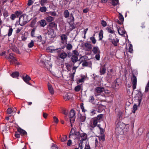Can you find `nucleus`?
Instances as JSON below:
<instances>
[{
    "label": "nucleus",
    "mask_w": 149,
    "mask_h": 149,
    "mask_svg": "<svg viewBox=\"0 0 149 149\" xmlns=\"http://www.w3.org/2000/svg\"><path fill=\"white\" fill-rule=\"evenodd\" d=\"M125 124L121 122L118 123L116 125L115 132L118 135H123L124 134V130L125 129Z\"/></svg>",
    "instance_id": "f257e3e1"
},
{
    "label": "nucleus",
    "mask_w": 149,
    "mask_h": 149,
    "mask_svg": "<svg viewBox=\"0 0 149 149\" xmlns=\"http://www.w3.org/2000/svg\"><path fill=\"white\" fill-rule=\"evenodd\" d=\"M88 57L86 56H84L80 57V59H81V61L80 62L82 63V65L83 67H89L90 68H92V62L91 61H86L87 60Z\"/></svg>",
    "instance_id": "f03ea898"
},
{
    "label": "nucleus",
    "mask_w": 149,
    "mask_h": 149,
    "mask_svg": "<svg viewBox=\"0 0 149 149\" xmlns=\"http://www.w3.org/2000/svg\"><path fill=\"white\" fill-rule=\"evenodd\" d=\"M28 16L25 14L21 15L19 18V23L21 26H23L28 22Z\"/></svg>",
    "instance_id": "7ed1b4c3"
},
{
    "label": "nucleus",
    "mask_w": 149,
    "mask_h": 149,
    "mask_svg": "<svg viewBox=\"0 0 149 149\" xmlns=\"http://www.w3.org/2000/svg\"><path fill=\"white\" fill-rule=\"evenodd\" d=\"M79 55V53L77 51L74 50L72 51L71 59L73 63H75L78 61V56Z\"/></svg>",
    "instance_id": "20e7f679"
},
{
    "label": "nucleus",
    "mask_w": 149,
    "mask_h": 149,
    "mask_svg": "<svg viewBox=\"0 0 149 149\" xmlns=\"http://www.w3.org/2000/svg\"><path fill=\"white\" fill-rule=\"evenodd\" d=\"M81 63H79L78 64L77 66H74L72 68V70L74 71L72 73H70L69 74V76L70 79H69L71 81H73L74 80V74H75L76 72V70L77 68L79 66V64Z\"/></svg>",
    "instance_id": "39448f33"
},
{
    "label": "nucleus",
    "mask_w": 149,
    "mask_h": 149,
    "mask_svg": "<svg viewBox=\"0 0 149 149\" xmlns=\"http://www.w3.org/2000/svg\"><path fill=\"white\" fill-rule=\"evenodd\" d=\"M75 111L74 110L72 109L70 112L69 118L70 123H74V121L75 116Z\"/></svg>",
    "instance_id": "423d86ee"
},
{
    "label": "nucleus",
    "mask_w": 149,
    "mask_h": 149,
    "mask_svg": "<svg viewBox=\"0 0 149 149\" xmlns=\"http://www.w3.org/2000/svg\"><path fill=\"white\" fill-rule=\"evenodd\" d=\"M61 45L62 44L64 45L63 47L62 48L63 49L65 47V45L66 44L67 42V36L65 34H62L61 36Z\"/></svg>",
    "instance_id": "0eeeda50"
},
{
    "label": "nucleus",
    "mask_w": 149,
    "mask_h": 149,
    "mask_svg": "<svg viewBox=\"0 0 149 149\" xmlns=\"http://www.w3.org/2000/svg\"><path fill=\"white\" fill-rule=\"evenodd\" d=\"M95 92L97 93H95V96H97L99 95L100 93H103L104 91V88L102 87H98L95 88Z\"/></svg>",
    "instance_id": "6e6552de"
},
{
    "label": "nucleus",
    "mask_w": 149,
    "mask_h": 149,
    "mask_svg": "<svg viewBox=\"0 0 149 149\" xmlns=\"http://www.w3.org/2000/svg\"><path fill=\"white\" fill-rule=\"evenodd\" d=\"M132 82L133 85V89L134 90L136 88L137 83V79L136 77L134 74H133L132 78Z\"/></svg>",
    "instance_id": "1a4fd4ad"
},
{
    "label": "nucleus",
    "mask_w": 149,
    "mask_h": 149,
    "mask_svg": "<svg viewBox=\"0 0 149 149\" xmlns=\"http://www.w3.org/2000/svg\"><path fill=\"white\" fill-rule=\"evenodd\" d=\"M121 84L120 80L119 79H116L113 82L112 86L113 88H119Z\"/></svg>",
    "instance_id": "9d476101"
},
{
    "label": "nucleus",
    "mask_w": 149,
    "mask_h": 149,
    "mask_svg": "<svg viewBox=\"0 0 149 149\" xmlns=\"http://www.w3.org/2000/svg\"><path fill=\"white\" fill-rule=\"evenodd\" d=\"M87 139V135L86 134L83 133L81 134L79 133V135L78 137V139L80 141H85Z\"/></svg>",
    "instance_id": "9b49d317"
},
{
    "label": "nucleus",
    "mask_w": 149,
    "mask_h": 149,
    "mask_svg": "<svg viewBox=\"0 0 149 149\" xmlns=\"http://www.w3.org/2000/svg\"><path fill=\"white\" fill-rule=\"evenodd\" d=\"M98 123V121L95 118L93 119L90 122L89 124V126L93 128L96 127Z\"/></svg>",
    "instance_id": "f8f14e48"
},
{
    "label": "nucleus",
    "mask_w": 149,
    "mask_h": 149,
    "mask_svg": "<svg viewBox=\"0 0 149 149\" xmlns=\"http://www.w3.org/2000/svg\"><path fill=\"white\" fill-rule=\"evenodd\" d=\"M114 75H113L112 69H111L108 72L107 75V78L108 80H110Z\"/></svg>",
    "instance_id": "ddd939ff"
},
{
    "label": "nucleus",
    "mask_w": 149,
    "mask_h": 149,
    "mask_svg": "<svg viewBox=\"0 0 149 149\" xmlns=\"http://www.w3.org/2000/svg\"><path fill=\"white\" fill-rule=\"evenodd\" d=\"M73 134H74V135H79V132H77L75 131L74 129H71L69 137H72V135Z\"/></svg>",
    "instance_id": "4468645a"
},
{
    "label": "nucleus",
    "mask_w": 149,
    "mask_h": 149,
    "mask_svg": "<svg viewBox=\"0 0 149 149\" xmlns=\"http://www.w3.org/2000/svg\"><path fill=\"white\" fill-rule=\"evenodd\" d=\"M84 48H85V49H86V50L87 51L89 50L92 49V45L91 44L88 43V42H86L84 44Z\"/></svg>",
    "instance_id": "2eb2a0df"
},
{
    "label": "nucleus",
    "mask_w": 149,
    "mask_h": 149,
    "mask_svg": "<svg viewBox=\"0 0 149 149\" xmlns=\"http://www.w3.org/2000/svg\"><path fill=\"white\" fill-rule=\"evenodd\" d=\"M47 34L49 38H53L54 37V30L52 29H49L48 30Z\"/></svg>",
    "instance_id": "dca6fc26"
},
{
    "label": "nucleus",
    "mask_w": 149,
    "mask_h": 149,
    "mask_svg": "<svg viewBox=\"0 0 149 149\" xmlns=\"http://www.w3.org/2000/svg\"><path fill=\"white\" fill-rule=\"evenodd\" d=\"M109 40H111V42L115 46H117V43L119 41V40L116 38L115 39H113L111 38H110L109 39Z\"/></svg>",
    "instance_id": "f3484780"
},
{
    "label": "nucleus",
    "mask_w": 149,
    "mask_h": 149,
    "mask_svg": "<svg viewBox=\"0 0 149 149\" xmlns=\"http://www.w3.org/2000/svg\"><path fill=\"white\" fill-rule=\"evenodd\" d=\"M10 61L11 63L17 61V59L14 57V55L11 53L9 54Z\"/></svg>",
    "instance_id": "a211bd4d"
},
{
    "label": "nucleus",
    "mask_w": 149,
    "mask_h": 149,
    "mask_svg": "<svg viewBox=\"0 0 149 149\" xmlns=\"http://www.w3.org/2000/svg\"><path fill=\"white\" fill-rule=\"evenodd\" d=\"M106 68L105 65L100 67V75H102L104 74L106 72Z\"/></svg>",
    "instance_id": "6ab92c4d"
},
{
    "label": "nucleus",
    "mask_w": 149,
    "mask_h": 149,
    "mask_svg": "<svg viewBox=\"0 0 149 149\" xmlns=\"http://www.w3.org/2000/svg\"><path fill=\"white\" fill-rule=\"evenodd\" d=\"M92 51L95 54H99L100 51L98 47H94Z\"/></svg>",
    "instance_id": "aec40b11"
},
{
    "label": "nucleus",
    "mask_w": 149,
    "mask_h": 149,
    "mask_svg": "<svg viewBox=\"0 0 149 149\" xmlns=\"http://www.w3.org/2000/svg\"><path fill=\"white\" fill-rule=\"evenodd\" d=\"M17 131L18 132H19L20 134H22L23 135H25L27 134V132L24 130L20 128H18Z\"/></svg>",
    "instance_id": "412c9836"
},
{
    "label": "nucleus",
    "mask_w": 149,
    "mask_h": 149,
    "mask_svg": "<svg viewBox=\"0 0 149 149\" xmlns=\"http://www.w3.org/2000/svg\"><path fill=\"white\" fill-rule=\"evenodd\" d=\"M103 114H100L98 115L96 118H94L97 121H98V122H100L101 120H102L103 119Z\"/></svg>",
    "instance_id": "4be33fe9"
},
{
    "label": "nucleus",
    "mask_w": 149,
    "mask_h": 149,
    "mask_svg": "<svg viewBox=\"0 0 149 149\" xmlns=\"http://www.w3.org/2000/svg\"><path fill=\"white\" fill-rule=\"evenodd\" d=\"M116 112L117 114V117L119 118H120L123 114L122 112L118 109H116Z\"/></svg>",
    "instance_id": "5701e85b"
},
{
    "label": "nucleus",
    "mask_w": 149,
    "mask_h": 149,
    "mask_svg": "<svg viewBox=\"0 0 149 149\" xmlns=\"http://www.w3.org/2000/svg\"><path fill=\"white\" fill-rule=\"evenodd\" d=\"M59 57L62 59H64L66 58L67 56V54L65 52H61L59 55Z\"/></svg>",
    "instance_id": "b1692460"
},
{
    "label": "nucleus",
    "mask_w": 149,
    "mask_h": 149,
    "mask_svg": "<svg viewBox=\"0 0 149 149\" xmlns=\"http://www.w3.org/2000/svg\"><path fill=\"white\" fill-rule=\"evenodd\" d=\"M48 90L50 93L52 95L54 93V91L52 86L50 84H48Z\"/></svg>",
    "instance_id": "393cba45"
},
{
    "label": "nucleus",
    "mask_w": 149,
    "mask_h": 149,
    "mask_svg": "<svg viewBox=\"0 0 149 149\" xmlns=\"http://www.w3.org/2000/svg\"><path fill=\"white\" fill-rule=\"evenodd\" d=\"M69 17V19L70 20V21L69 22V23H74V18L72 13L70 14V16Z\"/></svg>",
    "instance_id": "a878e982"
},
{
    "label": "nucleus",
    "mask_w": 149,
    "mask_h": 149,
    "mask_svg": "<svg viewBox=\"0 0 149 149\" xmlns=\"http://www.w3.org/2000/svg\"><path fill=\"white\" fill-rule=\"evenodd\" d=\"M45 67L48 70H49L52 67L51 65L50 64V62L49 61L46 62L45 63Z\"/></svg>",
    "instance_id": "bb28decb"
},
{
    "label": "nucleus",
    "mask_w": 149,
    "mask_h": 149,
    "mask_svg": "<svg viewBox=\"0 0 149 149\" xmlns=\"http://www.w3.org/2000/svg\"><path fill=\"white\" fill-rule=\"evenodd\" d=\"M55 49L53 47L49 46L47 48L46 50L48 52L53 53L54 52Z\"/></svg>",
    "instance_id": "cd10ccee"
},
{
    "label": "nucleus",
    "mask_w": 149,
    "mask_h": 149,
    "mask_svg": "<svg viewBox=\"0 0 149 149\" xmlns=\"http://www.w3.org/2000/svg\"><path fill=\"white\" fill-rule=\"evenodd\" d=\"M71 94L66 93L64 96V98L65 100H69L70 98Z\"/></svg>",
    "instance_id": "c85d7f7f"
},
{
    "label": "nucleus",
    "mask_w": 149,
    "mask_h": 149,
    "mask_svg": "<svg viewBox=\"0 0 149 149\" xmlns=\"http://www.w3.org/2000/svg\"><path fill=\"white\" fill-rule=\"evenodd\" d=\"M46 19L47 22H50L54 20V18L51 16H49L46 17Z\"/></svg>",
    "instance_id": "c756f323"
},
{
    "label": "nucleus",
    "mask_w": 149,
    "mask_h": 149,
    "mask_svg": "<svg viewBox=\"0 0 149 149\" xmlns=\"http://www.w3.org/2000/svg\"><path fill=\"white\" fill-rule=\"evenodd\" d=\"M42 40V38L40 35H39L38 36L36 37H35V41L37 42H41Z\"/></svg>",
    "instance_id": "7c9ffc66"
},
{
    "label": "nucleus",
    "mask_w": 149,
    "mask_h": 149,
    "mask_svg": "<svg viewBox=\"0 0 149 149\" xmlns=\"http://www.w3.org/2000/svg\"><path fill=\"white\" fill-rule=\"evenodd\" d=\"M118 33L121 35H122L125 33V31L124 29L122 28H120L118 30Z\"/></svg>",
    "instance_id": "2f4dec72"
},
{
    "label": "nucleus",
    "mask_w": 149,
    "mask_h": 149,
    "mask_svg": "<svg viewBox=\"0 0 149 149\" xmlns=\"http://www.w3.org/2000/svg\"><path fill=\"white\" fill-rule=\"evenodd\" d=\"M39 22L40 25L43 27H44L47 24L46 21L44 19L41 20Z\"/></svg>",
    "instance_id": "473e14b6"
},
{
    "label": "nucleus",
    "mask_w": 149,
    "mask_h": 149,
    "mask_svg": "<svg viewBox=\"0 0 149 149\" xmlns=\"http://www.w3.org/2000/svg\"><path fill=\"white\" fill-rule=\"evenodd\" d=\"M137 95H139V98L138 100V105H139L140 104V102L141 101L142 99V96H141V94L140 91L138 92V93Z\"/></svg>",
    "instance_id": "72a5a7b5"
},
{
    "label": "nucleus",
    "mask_w": 149,
    "mask_h": 149,
    "mask_svg": "<svg viewBox=\"0 0 149 149\" xmlns=\"http://www.w3.org/2000/svg\"><path fill=\"white\" fill-rule=\"evenodd\" d=\"M11 75L13 78H17L19 76V73L17 72H14L12 73Z\"/></svg>",
    "instance_id": "f704fd0d"
},
{
    "label": "nucleus",
    "mask_w": 149,
    "mask_h": 149,
    "mask_svg": "<svg viewBox=\"0 0 149 149\" xmlns=\"http://www.w3.org/2000/svg\"><path fill=\"white\" fill-rule=\"evenodd\" d=\"M69 13L68 10H65L64 12V15L65 18H67L69 16Z\"/></svg>",
    "instance_id": "c9c22d12"
},
{
    "label": "nucleus",
    "mask_w": 149,
    "mask_h": 149,
    "mask_svg": "<svg viewBox=\"0 0 149 149\" xmlns=\"http://www.w3.org/2000/svg\"><path fill=\"white\" fill-rule=\"evenodd\" d=\"M23 79L26 83L31 79V78L28 75H26L25 77H23Z\"/></svg>",
    "instance_id": "e433bc0d"
},
{
    "label": "nucleus",
    "mask_w": 149,
    "mask_h": 149,
    "mask_svg": "<svg viewBox=\"0 0 149 149\" xmlns=\"http://www.w3.org/2000/svg\"><path fill=\"white\" fill-rule=\"evenodd\" d=\"M98 138L100 141H104L105 140V136L104 134H101L98 136Z\"/></svg>",
    "instance_id": "4c0bfd02"
},
{
    "label": "nucleus",
    "mask_w": 149,
    "mask_h": 149,
    "mask_svg": "<svg viewBox=\"0 0 149 149\" xmlns=\"http://www.w3.org/2000/svg\"><path fill=\"white\" fill-rule=\"evenodd\" d=\"M47 0H40V3L42 6L45 5L47 3Z\"/></svg>",
    "instance_id": "58836bf2"
},
{
    "label": "nucleus",
    "mask_w": 149,
    "mask_h": 149,
    "mask_svg": "<svg viewBox=\"0 0 149 149\" xmlns=\"http://www.w3.org/2000/svg\"><path fill=\"white\" fill-rule=\"evenodd\" d=\"M70 26L69 27V30L70 31H72L73 29H75V27L74 24V23H69Z\"/></svg>",
    "instance_id": "ea45409f"
},
{
    "label": "nucleus",
    "mask_w": 149,
    "mask_h": 149,
    "mask_svg": "<svg viewBox=\"0 0 149 149\" xmlns=\"http://www.w3.org/2000/svg\"><path fill=\"white\" fill-rule=\"evenodd\" d=\"M49 26L51 28H54L56 27L57 25L54 22H51L49 24Z\"/></svg>",
    "instance_id": "a19ab883"
},
{
    "label": "nucleus",
    "mask_w": 149,
    "mask_h": 149,
    "mask_svg": "<svg viewBox=\"0 0 149 149\" xmlns=\"http://www.w3.org/2000/svg\"><path fill=\"white\" fill-rule=\"evenodd\" d=\"M39 10L42 13H45L47 10V8L45 6H42L40 8Z\"/></svg>",
    "instance_id": "79ce46f5"
},
{
    "label": "nucleus",
    "mask_w": 149,
    "mask_h": 149,
    "mask_svg": "<svg viewBox=\"0 0 149 149\" xmlns=\"http://www.w3.org/2000/svg\"><path fill=\"white\" fill-rule=\"evenodd\" d=\"M79 119L81 122H84L86 119V117L84 116H82L81 115H80L79 116Z\"/></svg>",
    "instance_id": "37998d69"
},
{
    "label": "nucleus",
    "mask_w": 149,
    "mask_h": 149,
    "mask_svg": "<svg viewBox=\"0 0 149 149\" xmlns=\"http://www.w3.org/2000/svg\"><path fill=\"white\" fill-rule=\"evenodd\" d=\"M137 109V105L136 104H134L133 107L132 113H134L135 111Z\"/></svg>",
    "instance_id": "c03bdc74"
},
{
    "label": "nucleus",
    "mask_w": 149,
    "mask_h": 149,
    "mask_svg": "<svg viewBox=\"0 0 149 149\" xmlns=\"http://www.w3.org/2000/svg\"><path fill=\"white\" fill-rule=\"evenodd\" d=\"M48 14L49 15H51L53 16H55L56 15V13L55 11L49 12L48 13Z\"/></svg>",
    "instance_id": "a18cd8bd"
},
{
    "label": "nucleus",
    "mask_w": 149,
    "mask_h": 149,
    "mask_svg": "<svg viewBox=\"0 0 149 149\" xmlns=\"http://www.w3.org/2000/svg\"><path fill=\"white\" fill-rule=\"evenodd\" d=\"M119 19L121 22H123V17L120 13H119Z\"/></svg>",
    "instance_id": "49530a36"
},
{
    "label": "nucleus",
    "mask_w": 149,
    "mask_h": 149,
    "mask_svg": "<svg viewBox=\"0 0 149 149\" xmlns=\"http://www.w3.org/2000/svg\"><path fill=\"white\" fill-rule=\"evenodd\" d=\"M90 40L92 42L93 44H95L96 43V40L95 38L93 37H91L90 38Z\"/></svg>",
    "instance_id": "de8ad7c7"
},
{
    "label": "nucleus",
    "mask_w": 149,
    "mask_h": 149,
    "mask_svg": "<svg viewBox=\"0 0 149 149\" xmlns=\"http://www.w3.org/2000/svg\"><path fill=\"white\" fill-rule=\"evenodd\" d=\"M83 142L82 141H80L79 144V148L80 149H82L83 147Z\"/></svg>",
    "instance_id": "09e8293b"
},
{
    "label": "nucleus",
    "mask_w": 149,
    "mask_h": 149,
    "mask_svg": "<svg viewBox=\"0 0 149 149\" xmlns=\"http://www.w3.org/2000/svg\"><path fill=\"white\" fill-rule=\"evenodd\" d=\"M66 48L68 50H71L72 47V46L70 44H67L66 45Z\"/></svg>",
    "instance_id": "8fccbe9b"
},
{
    "label": "nucleus",
    "mask_w": 149,
    "mask_h": 149,
    "mask_svg": "<svg viewBox=\"0 0 149 149\" xmlns=\"http://www.w3.org/2000/svg\"><path fill=\"white\" fill-rule=\"evenodd\" d=\"M81 88V86L80 85H78L76 86L75 88V91L76 92L79 91Z\"/></svg>",
    "instance_id": "3c124183"
},
{
    "label": "nucleus",
    "mask_w": 149,
    "mask_h": 149,
    "mask_svg": "<svg viewBox=\"0 0 149 149\" xmlns=\"http://www.w3.org/2000/svg\"><path fill=\"white\" fill-rule=\"evenodd\" d=\"M7 113L8 114H11L13 112V111L12 110V109L10 108H9L7 111Z\"/></svg>",
    "instance_id": "603ef678"
},
{
    "label": "nucleus",
    "mask_w": 149,
    "mask_h": 149,
    "mask_svg": "<svg viewBox=\"0 0 149 149\" xmlns=\"http://www.w3.org/2000/svg\"><path fill=\"white\" fill-rule=\"evenodd\" d=\"M13 29L12 28H10L8 30V36H10L12 34L13 32Z\"/></svg>",
    "instance_id": "864d4df0"
},
{
    "label": "nucleus",
    "mask_w": 149,
    "mask_h": 149,
    "mask_svg": "<svg viewBox=\"0 0 149 149\" xmlns=\"http://www.w3.org/2000/svg\"><path fill=\"white\" fill-rule=\"evenodd\" d=\"M100 40H101L103 38V31L102 30L100 31L99 33Z\"/></svg>",
    "instance_id": "5fc2aeb1"
},
{
    "label": "nucleus",
    "mask_w": 149,
    "mask_h": 149,
    "mask_svg": "<svg viewBox=\"0 0 149 149\" xmlns=\"http://www.w3.org/2000/svg\"><path fill=\"white\" fill-rule=\"evenodd\" d=\"M149 90V80L146 87L145 89V91L147 92Z\"/></svg>",
    "instance_id": "6e6d98bb"
},
{
    "label": "nucleus",
    "mask_w": 149,
    "mask_h": 149,
    "mask_svg": "<svg viewBox=\"0 0 149 149\" xmlns=\"http://www.w3.org/2000/svg\"><path fill=\"white\" fill-rule=\"evenodd\" d=\"M16 17V15L15 14H12L10 16V18L12 20H14Z\"/></svg>",
    "instance_id": "4d7b16f0"
},
{
    "label": "nucleus",
    "mask_w": 149,
    "mask_h": 149,
    "mask_svg": "<svg viewBox=\"0 0 149 149\" xmlns=\"http://www.w3.org/2000/svg\"><path fill=\"white\" fill-rule=\"evenodd\" d=\"M34 45V42L32 40L31 42L28 44V47L29 48L32 47Z\"/></svg>",
    "instance_id": "13d9d810"
},
{
    "label": "nucleus",
    "mask_w": 149,
    "mask_h": 149,
    "mask_svg": "<svg viewBox=\"0 0 149 149\" xmlns=\"http://www.w3.org/2000/svg\"><path fill=\"white\" fill-rule=\"evenodd\" d=\"M61 49L60 48H56L55 49L54 51V52L57 53L58 54H59L60 52H61Z\"/></svg>",
    "instance_id": "bf43d9fd"
},
{
    "label": "nucleus",
    "mask_w": 149,
    "mask_h": 149,
    "mask_svg": "<svg viewBox=\"0 0 149 149\" xmlns=\"http://www.w3.org/2000/svg\"><path fill=\"white\" fill-rule=\"evenodd\" d=\"M94 100V98L93 96H91L89 97V101L91 102H93Z\"/></svg>",
    "instance_id": "052dcab7"
},
{
    "label": "nucleus",
    "mask_w": 149,
    "mask_h": 149,
    "mask_svg": "<svg viewBox=\"0 0 149 149\" xmlns=\"http://www.w3.org/2000/svg\"><path fill=\"white\" fill-rule=\"evenodd\" d=\"M14 14H15L16 16H17V17H18L21 14V13L20 11H16L15 12Z\"/></svg>",
    "instance_id": "680f3d73"
},
{
    "label": "nucleus",
    "mask_w": 149,
    "mask_h": 149,
    "mask_svg": "<svg viewBox=\"0 0 149 149\" xmlns=\"http://www.w3.org/2000/svg\"><path fill=\"white\" fill-rule=\"evenodd\" d=\"M133 51L132 46L131 44H130L128 51L131 53Z\"/></svg>",
    "instance_id": "e2e57ef3"
},
{
    "label": "nucleus",
    "mask_w": 149,
    "mask_h": 149,
    "mask_svg": "<svg viewBox=\"0 0 149 149\" xmlns=\"http://www.w3.org/2000/svg\"><path fill=\"white\" fill-rule=\"evenodd\" d=\"M101 24L104 27H105L107 26V23L104 20L101 21Z\"/></svg>",
    "instance_id": "0e129e2a"
},
{
    "label": "nucleus",
    "mask_w": 149,
    "mask_h": 149,
    "mask_svg": "<svg viewBox=\"0 0 149 149\" xmlns=\"http://www.w3.org/2000/svg\"><path fill=\"white\" fill-rule=\"evenodd\" d=\"M72 137H69L71 139H78V137L79 135H74V134L72 135Z\"/></svg>",
    "instance_id": "69168bd1"
},
{
    "label": "nucleus",
    "mask_w": 149,
    "mask_h": 149,
    "mask_svg": "<svg viewBox=\"0 0 149 149\" xmlns=\"http://www.w3.org/2000/svg\"><path fill=\"white\" fill-rule=\"evenodd\" d=\"M107 30L108 32L111 33H113L114 31H113L111 28H107Z\"/></svg>",
    "instance_id": "338daca9"
},
{
    "label": "nucleus",
    "mask_w": 149,
    "mask_h": 149,
    "mask_svg": "<svg viewBox=\"0 0 149 149\" xmlns=\"http://www.w3.org/2000/svg\"><path fill=\"white\" fill-rule=\"evenodd\" d=\"M96 111L94 109H92L90 111V115L93 116L95 113Z\"/></svg>",
    "instance_id": "774afa93"
}]
</instances>
